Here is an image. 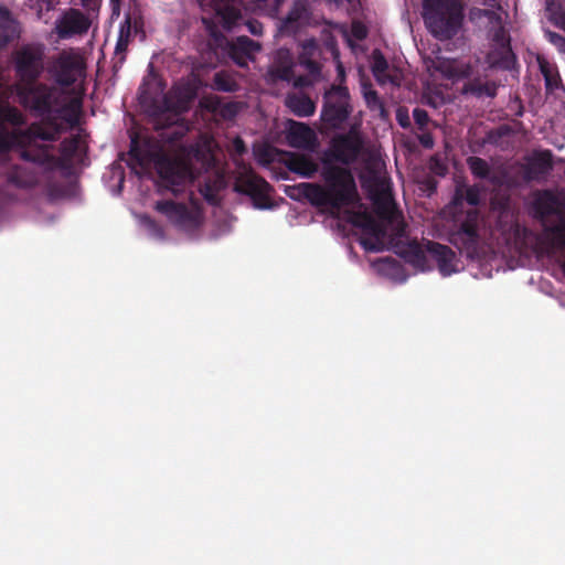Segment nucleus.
I'll list each match as a JSON object with an SVG mask.
<instances>
[{"instance_id":"nucleus-1","label":"nucleus","mask_w":565,"mask_h":565,"mask_svg":"<svg viewBox=\"0 0 565 565\" xmlns=\"http://www.w3.org/2000/svg\"><path fill=\"white\" fill-rule=\"evenodd\" d=\"M17 96L20 104L42 121L10 132L6 125L20 127L25 124V117L15 106L0 104V153L9 151L15 143L21 148L20 157L24 161L46 167L56 164L53 146L38 141H57L67 127H75L82 114V99L72 97L56 84L43 82L17 86Z\"/></svg>"},{"instance_id":"nucleus-2","label":"nucleus","mask_w":565,"mask_h":565,"mask_svg":"<svg viewBox=\"0 0 565 565\" xmlns=\"http://www.w3.org/2000/svg\"><path fill=\"white\" fill-rule=\"evenodd\" d=\"M324 185L301 183L299 189L306 200L317 207H330L339 212L344 206L360 202L356 183L352 172L339 166H324L321 171Z\"/></svg>"},{"instance_id":"nucleus-3","label":"nucleus","mask_w":565,"mask_h":565,"mask_svg":"<svg viewBox=\"0 0 565 565\" xmlns=\"http://www.w3.org/2000/svg\"><path fill=\"white\" fill-rule=\"evenodd\" d=\"M465 0H423V20L428 32L439 41L454 39L465 22Z\"/></svg>"},{"instance_id":"nucleus-4","label":"nucleus","mask_w":565,"mask_h":565,"mask_svg":"<svg viewBox=\"0 0 565 565\" xmlns=\"http://www.w3.org/2000/svg\"><path fill=\"white\" fill-rule=\"evenodd\" d=\"M353 111L349 88L332 84L323 94L320 118L331 130L342 129Z\"/></svg>"},{"instance_id":"nucleus-5","label":"nucleus","mask_w":565,"mask_h":565,"mask_svg":"<svg viewBox=\"0 0 565 565\" xmlns=\"http://www.w3.org/2000/svg\"><path fill=\"white\" fill-rule=\"evenodd\" d=\"M424 246L425 249L418 243L409 245L408 260L414 267L423 271L430 269V266L426 264L425 252H427L437 263L438 270L444 277L457 271V256L450 247L433 241H427Z\"/></svg>"},{"instance_id":"nucleus-6","label":"nucleus","mask_w":565,"mask_h":565,"mask_svg":"<svg viewBox=\"0 0 565 565\" xmlns=\"http://www.w3.org/2000/svg\"><path fill=\"white\" fill-rule=\"evenodd\" d=\"M479 225L480 212L472 209L456 216L449 233V242L470 258L479 252Z\"/></svg>"},{"instance_id":"nucleus-7","label":"nucleus","mask_w":565,"mask_h":565,"mask_svg":"<svg viewBox=\"0 0 565 565\" xmlns=\"http://www.w3.org/2000/svg\"><path fill=\"white\" fill-rule=\"evenodd\" d=\"M49 72L54 83L65 89L85 76L86 63L84 57L73 49L63 50L53 57Z\"/></svg>"},{"instance_id":"nucleus-8","label":"nucleus","mask_w":565,"mask_h":565,"mask_svg":"<svg viewBox=\"0 0 565 565\" xmlns=\"http://www.w3.org/2000/svg\"><path fill=\"white\" fill-rule=\"evenodd\" d=\"M234 190L241 194L248 195L257 209L263 210L273 206L270 199L271 185L253 171L237 178Z\"/></svg>"},{"instance_id":"nucleus-9","label":"nucleus","mask_w":565,"mask_h":565,"mask_svg":"<svg viewBox=\"0 0 565 565\" xmlns=\"http://www.w3.org/2000/svg\"><path fill=\"white\" fill-rule=\"evenodd\" d=\"M14 71L20 82L18 86L39 83L43 72L42 53L29 46L20 49L14 54Z\"/></svg>"},{"instance_id":"nucleus-10","label":"nucleus","mask_w":565,"mask_h":565,"mask_svg":"<svg viewBox=\"0 0 565 565\" xmlns=\"http://www.w3.org/2000/svg\"><path fill=\"white\" fill-rule=\"evenodd\" d=\"M156 170L164 185L177 191V186L183 185L191 175L190 167L179 159L160 154L154 160Z\"/></svg>"},{"instance_id":"nucleus-11","label":"nucleus","mask_w":565,"mask_h":565,"mask_svg":"<svg viewBox=\"0 0 565 565\" xmlns=\"http://www.w3.org/2000/svg\"><path fill=\"white\" fill-rule=\"evenodd\" d=\"M533 216L543 225L550 222L552 216L556 218L565 215V199L552 190L535 192L532 201Z\"/></svg>"},{"instance_id":"nucleus-12","label":"nucleus","mask_w":565,"mask_h":565,"mask_svg":"<svg viewBox=\"0 0 565 565\" xmlns=\"http://www.w3.org/2000/svg\"><path fill=\"white\" fill-rule=\"evenodd\" d=\"M156 210L164 214L168 220L180 230L193 231L200 226L199 213L190 210L183 203H177L172 200H162L156 203Z\"/></svg>"},{"instance_id":"nucleus-13","label":"nucleus","mask_w":565,"mask_h":565,"mask_svg":"<svg viewBox=\"0 0 565 565\" xmlns=\"http://www.w3.org/2000/svg\"><path fill=\"white\" fill-rule=\"evenodd\" d=\"M362 149V139L358 130L352 127L349 132L340 134L331 139L333 158L343 164L353 162Z\"/></svg>"},{"instance_id":"nucleus-14","label":"nucleus","mask_w":565,"mask_h":565,"mask_svg":"<svg viewBox=\"0 0 565 565\" xmlns=\"http://www.w3.org/2000/svg\"><path fill=\"white\" fill-rule=\"evenodd\" d=\"M425 63L428 72L439 73L444 78L452 81L469 78L473 71L470 63L443 56L428 58Z\"/></svg>"},{"instance_id":"nucleus-15","label":"nucleus","mask_w":565,"mask_h":565,"mask_svg":"<svg viewBox=\"0 0 565 565\" xmlns=\"http://www.w3.org/2000/svg\"><path fill=\"white\" fill-rule=\"evenodd\" d=\"M92 24L90 19L78 9H68L56 22V33L61 39L87 33Z\"/></svg>"},{"instance_id":"nucleus-16","label":"nucleus","mask_w":565,"mask_h":565,"mask_svg":"<svg viewBox=\"0 0 565 565\" xmlns=\"http://www.w3.org/2000/svg\"><path fill=\"white\" fill-rule=\"evenodd\" d=\"M202 9H209L217 15L226 30L235 28L242 19L241 9L234 0H198Z\"/></svg>"},{"instance_id":"nucleus-17","label":"nucleus","mask_w":565,"mask_h":565,"mask_svg":"<svg viewBox=\"0 0 565 565\" xmlns=\"http://www.w3.org/2000/svg\"><path fill=\"white\" fill-rule=\"evenodd\" d=\"M488 29L492 41L499 45L497 54L500 57L494 63L503 70H511L515 63V55L512 52L510 38L507 35L503 25V19L501 18L500 24L490 25Z\"/></svg>"},{"instance_id":"nucleus-18","label":"nucleus","mask_w":565,"mask_h":565,"mask_svg":"<svg viewBox=\"0 0 565 565\" xmlns=\"http://www.w3.org/2000/svg\"><path fill=\"white\" fill-rule=\"evenodd\" d=\"M262 45L246 35L237 36L228 43V56L241 67L247 65L249 60L254 58L255 53L259 52Z\"/></svg>"},{"instance_id":"nucleus-19","label":"nucleus","mask_w":565,"mask_h":565,"mask_svg":"<svg viewBox=\"0 0 565 565\" xmlns=\"http://www.w3.org/2000/svg\"><path fill=\"white\" fill-rule=\"evenodd\" d=\"M268 76L274 82H290L294 78V60L289 50L280 49L276 52Z\"/></svg>"},{"instance_id":"nucleus-20","label":"nucleus","mask_w":565,"mask_h":565,"mask_svg":"<svg viewBox=\"0 0 565 565\" xmlns=\"http://www.w3.org/2000/svg\"><path fill=\"white\" fill-rule=\"evenodd\" d=\"M491 9H482L478 7H472L469 9L468 18L472 24L480 25L483 20L487 21V28L493 24H500L501 22V13L498 11H502L503 8L500 2L495 0L484 1L483 3Z\"/></svg>"},{"instance_id":"nucleus-21","label":"nucleus","mask_w":565,"mask_h":565,"mask_svg":"<svg viewBox=\"0 0 565 565\" xmlns=\"http://www.w3.org/2000/svg\"><path fill=\"white\" fill-rule=\"evenodd\" d=\"M552 169L553 157L551 150L535 152L525 167V179H537L539 177L548 174Z\"/></svg>"},{"instance_id":"nucleus-22","label":"nucleus","mask_w":565,"mask_h":565,"mask_svg":"<svg viewBox=\"0 0 565 565\" xmlns=\"http://www.w3.org/2000/svg\"><path fill=\"white\" fill-rule=\"evenodd\" d=\"M19 36V24L11 12L0 7V49L6 47Z\"/></svg>"},{"instance_id":"nucleus-23","label":"nucleus","mask_w":565,"mask_h":565,"mask_svg":"<svg viewBox=\"0 0 565 565\" xmlns=\"http://www.w3.org/2000/svg\"><path fill=\"white\" fill-rule=\"evenodd\" d=\"M285 104L298 117H309L316 111L315 102L306 94H288Z\"/></svg>"},{"instance_id":"nucleus-24","label":"nucleus","mask_w":565,"mask_h":565,"mask_svg":"<svg viewBox=\"0 0 565 565\" xmlns=\"http://www.w3.org/2000/svg\"><path fill=\"white\" fill-rule=\"evenodd\" d=\"M543 234L550 245L556 249H565V214L556 218L555 223H545Z\"/></svg>"},{"instance_id":"nucleus-25","label":"nucleus","mask_w":565,"mask_h":565,"mask_svg":"<svg viewBox=\"0 0 565 565\" xmlns=\"http://www.w3.org/2000/svg\"><path fill=\"white\" fill-rule=\"evenodd\" d=\"M461 93L477 98L483 96L494 98L498 93V85L492 81L482 82L480 78H472L463 84Z\"/></svg>"},{"instance_id":"nucleus-26","label":"nucleus","mask_w":565,"mask_h":565,"mask_svg":"<svg viewBox=\"0 0 565 565\" xmlns=\"http://www.w3.org/2000/svg\"><path fill=\"white\" fill-rule=\"evenodd\" d=\"M376 189L371 192V200L373 202L375 212L381 217H387L390 213L391 201L386 198L387 184L383 179L375 180Z\"/></svg>"},{"instance_id":"nucleus-27","label":"nucleus","mask_w":565,"mask_h":565,"mask_svg":"<svg viewBox=\"0 0 565 565\" xmlns=\"http://www.w3.org/2000/svg\"><path fill=\"white\" fill-rule=\"evenodd\" d=\"M288 138L292 146L302 147L309 145L315 138V135L308 125L291 120Z\"/></svg>"},{"instance_id":"nucleus-28","label":"nucleus","mask_w":565,"mask_h":565,"mask_svg":"<svg viewBox=\"0 0 565 565\" xmlns=\"http://www.w3.org/2000/svg\"><path fill=\"white\" fill-rule=\"evenodd\" d=\"M349 222L352 225H354L356 227H361L364 231H367L375 236L383 234V230H382L381 225L366 211L349 212Z\"/></svg>"},{"instance_id":"nucleus-29","label":"nucleus","mask_w":565,"mask_h":565,"mask_svg":"<svg viewBox=\"0 0 565 565\" xmlns=\"http://www.w3.org/2000/svg\"><path fill=\"white\" fill-rule=\"evenodd\" d=\"M287 168L302 177H311L316 171V164L306 156L292 154L287 161Z\"/></svg>"},{"instance_id":"nucleus-30","label":"nucleus","mask_w":565,"mask_h":565,"mask_svg":"<svg viewBox=\"0 0 565 565\" xmlns=\"http://www.w3.org/2000/svg\"><path fill=\"white\" fill-rule=\"evenodd\" d=\"M371 71L379 83H385L387 78L388 62L384 54L379 50H373L371 54Z\"/></svg>"},{"instance_id":"nucleus-31","label":"nucleus","mask_w":565,"mask_h":565,"mask_svg":"<svg viewBox=\"0 0 565 565\" xmlns=\"http://www.w3.org/2000/svg\"><path fill=\"white\" fill-rule=\"evenodd\" d=\"M466 200L468 204L477 206L480 203V188L477 184L467 188L457 186L454 195V203Z\"/></svg>"},{"instance_id":"nucleus-32","label":"nucleus","mask_w":565,"mask_h":565,"mask_svg":"<svg viewBox=\"0 0 565 565\" xmlns=\"http://www.w3.org/2000/svg\"><path fill=\"white\" fill-rule=\"evenodd\" d=\"M362 94L363 98L365 100L366 107L370 110H379L381 114L385 113L384 103L379 96V93L372 88L371 83H363L362 84Z\"/></svg>"},{"instance_id":"nucleus-33","label":"nucleus","mask_w":565,"mask_h":565,"mask_svg":"<svg viewBox=\"0 0 565 565\" xmlns=\"http://www.w3.org/2000/svg\"><path fill=\"white\" fill-rule=\"evenodd\" d=\"M212 88L217 92L234 93L238 89V84L230 74L217 72L213 76Z\"/></svg>"},{"instance_id":"nucleus-34","label":"nucleus","mask_w":565,"mask_h":565,"mask_svg":"<svg viewBox=\"0 0 565 565\" xmlns=\"http://www.w3.org/2000/svg\"><path fill=\"white\" fill-rule=\"evenodd\" d=\"M129 156L140 167L147 166L153 159V153L149 149L142 148L137 138L131 139Z\"/></svg>"},{"instance_id":"nucleus-35","label":"nucleus","mask_w":565,"mask_h":565,"mask_svg":"<svg viewBox=\"0 0 565 565\" xmlns=\"http://www.w3.org/2000/svg\"><path fill=\"white\" fill-rule=\"evenodd\" d=\"M467 164L473 177L478 179H487L490 175V164L482 158L471 156L467 158Z\"/></svg>"},{"instance_id":"nucleus-36","label":"nucleus","mask_w":565,"mask_h":565,"mask_svg":"<svg viewBox=\"0 0 565 565\" xmlns=\"http://www.w3.org/2000/svg\"><path fill=\"white\" fill-rule=\"evenodd\" d=\"M540 71L545 81V87L547 90L553 92L562 85L561 76L557 71H554L548 63L541 62Z\"/></svg>"},{"instance_id":"nucleus-37","label":"nucleus","mask_w":565,"mask_h":565,"mask_svg":"<svg viewBox=\"0 0 565 565\" xmlns=\"http://www.w3.org/2000/svg\"><path fill=\"white\" fill-rule=\"evenodd\" d=\"M319 52V45L316 39L311 38L302 42L301 52L299 53L298 61L300 60H315Z\"/></svg>"},{"instance_id":"nucleus-38","label":"nucleus","mask_w":565,"mask_h":565,"mask_svg":"<svg viewBox=\"0 0 565 565\" xmlns=\"http://www.w3.org/2000/svg\"><path fill=\"white\" fill-rule=\"evenodd\" d=\"M78 149V140L75 137L64 139L60 145V152L65 159L74 157Z\"/></svg>"},{"instance_id":"nucleus-39","label":"nucleus","mask_w":565,"mask_h":565,"mask_svg":"<svg viewBox=\"0 0 565 565\" xmlns=\"http://www.w3.org/2000/svg\"><path fill=\"white\" fill-rule=\"evenodd\" d=\"M200 106L207 111L218 113L222 106V99L217 95L203 96L200 100Z\"/></svg>"},{"instance_id":"nucleus-40","label":"nucleus","mask_w":565,"mask_h":565,"mask_svg":"<svg viewBox=\"0 0 565 565\" xmlns=\"http://www.w3.org/2000/svg\"><path fill=\"white\" fill-rule=\"evenodd\" d=\"M350 33L353 39H355L358 41H363L369 35V29L363 22H361L359 20H354L351 23Z\"/></svg>"},{"instance_id":"nucleus-41","label":"nucleus","mask_w":565,"mask_h":565,"mask_svg":"<svg viewBox=\"0 0 565 565\" xmlns=\"http://www.w3.org/2000/svg\"><path fill=\"white\" fill-rule=\"evenodd\" d=\"M413 118L415 120L416 126L419 130L424 131L427 128L428 122L430 121L428 113L419 107L414 108Z\"/></svg>"},{"instance_id":"nucleus-42","label":"nucleus","mask_w":565,"mask_h":565,"mask_svg":"<svg viewBox=\"0 0 565 565\" xmlns=\"http://www.w3.org/2000/svg\"><path fill=\"white\" fill-rule=\"evenodd\" d=\"M429 169L434 174L438 177H445L448 172L447 164L438 156L430 158Z\"/></svg>"},{"instance_id":"nucleus-43","label":"nucleus","mask_w":565,"mask_h":565,"mask_svg":"<svg viewBox=\"0 0 565 565\" xmlns=\"http://www.w3.org/2000/svg\"><path fill=\"white\" fill-rule=\"evenodd\" d=\"M545 38L559 53L565 54V38L562 34L548 30L545 32Z\"/></svg>"},{"instance_id":"nucleus-44","label":"nucleus","mask_w":565,"mask_h":565,"mask_svg":"<svg viewBox=\"0 0 565 565\" xmlns=\"http://www.w3.org/2000/svg\"><path fill=\"white\" fill-rule=\"evenodd\" d=\"M301 66L313 77L320 76L321 65L316 60H300L298 61Z\"/></svg>"},{"instance_id":"nucleus-45","label":"nucleus","mask_w":565,"mask_h":565,"mask_svg":"<svg viewBox=\"0 0 565 565\" xmlns=\"http://www.w3.org/2000/svg\"><path fill=\"white\" fill-rule=\"evenodd\" d=\"M510 132V128L507 125H502L497 129L490 130L488 132L487 139L491 143L498 142L499 139L507 136Z\"/></svg>"},{"instance_id":"nucleus-46","label":"nucleus","mask_w":565,"mask_h":565,"mask_svg":"<svg viewBox=\"0 0 565 565\" xmlns=\"http://www.w3.org/2000/svg\"><path fill=\"white\" fill-rule=\"evenodd\" d=\"M218 113L224 118H233L238 113V105H237V103H234V102H230V103H225V104L222 103V106H221V109Z\"/></svg>"},{"instance_id":"nucleus-47","label":"nucleus","mask_w":565,"mask_h":565,"mask_svg":"<svg viewBox=\"0 0 565 565\" xmlns=\"http://www.w3.org/2000/svg\"><path fill=\"white\" fill-rule=\"evenodd\" d=\"M418 141L426 149H431L435 145L433 135L426 130L418 136Z\"/></svg>"},{"instance_id":"nucleus-48","label":"nucleus","mask_w":565,"mask_h":565,"mask_svg":"<svg viewBox=\"0 0 565 565\" xmlns=\"http://www.w3.org/2000/svg\"><path fill=\"white\" fill-rule=\"evenodd\" d=\"M246 26L253 35L259 36L263 34V24L257 20H248Z\"/></svg>"},{"instance_id":"nucleus-49","label":"nucleus","mask_w":565,"mask_h":565,"mask_svg":"<svg viewBox=\"0 0 565 565\" xmlns=\"http://www.w3.org/2000/svg\"><path fill=\"white\" fill-rule=\"evenodd\" d=\"M299 18H300L299 11L298 10H291L288 13L287 18L285 19V21H284L285 28L286 29L292 28V24L297 23Z\"/></svg>"},{"instance_id":"nucleus-50","label":"nucleus","mask_w":565,"mask_h":565,"mask_svg":"<svg viewBox=\"0 0 565 565\" xmlns=\"http://www.w3.org/2000/svg\"><path fill=\"white\" fill-rule=\"evenodd\" d=\"M82 6L89 12L98 11L100 0H81Z\"/></svg>"},{"instance_id":"nucleus-51","label":"nucleus","mask_w":565,"mask_h":565,"mask_svg":"<svg viewBox=\"0 0 565 565\" xmlns=\"http://www.w3.org/2000/svg\"><path fill=\"white\" fill-rule=\"evenodd\" d=\"M310 85H311V81L305 75H299L294 79V86L296 88H302V87H307Z\"/></svg>"},{"instance_id":"nucleus-52","label":"nucleus","mask_w":565,"mask_h":565,"mask_svg":"<svg viewBox=\"0 0 565 565\" xmlns=\"http://www.w3.org/2000/svg\"><path fill=\"white\" fill-rule=\"evenodd\" d=\"M9 181L13 184H15L17 186H20V188H25L28 186V183L22 181L19 175H18V172L17 171H13L10 175H9Z\"/></svg>"},{"instance_id":"nucleus-53","label":"nucleus","mask_w":565,"mask_h":565,"mask_svg":"<svg viewBox=\"0 0 565 565\" xmlns=\"http://www.w3.org/2000/svg\"><path fill=\"white\" fill-rule=\"evenodd\" d=\"M193 97H194V93L186 89L180 97V102H182L184 105H186L188 103H190L193 99Z\"/></svg>"},{"instance_id":"nucleus-54","label":"nucleus","mask_w":565,"mask_h":565,"mask_svg":"<svg viewBox=\"0 0 565 565\" xmlns=\"http://www.w3.org/2000/svg\"><path fill=\"white\" fill-rule=\"evenodd\" d=\"M397 119H398V122L402 127H408L409 126V120H408V117L406 116L405 118L402 117L401 114H397Z\"/></svg>"},{"instance_id":"nucleus-55","label":"nucleus","mask_w":565,"mask_h":565,"mask_svg":"<svg viewBox=\"0 0 565 565\" xmlns=\"http://www.w3.org/2000/svg\"><path fill=\"white\" fill-rule=\"evenodd\" d=\"M557 24L565 31V12L558 17Z\"/></svg>"},{"instance_id":"nucleus-56","label":"nucleus","mask_w":565,"mask_h":565,"mask_svg":"<svg viewBox=\"0 0 565 565\" xmlns=\"http://www.w3.org/2000/svg\"><path fill=\"white\" fill-rule=\"evenodd\" d=\"M235 146H236V150H237L238 152H241V151H244V150H245L244 142H243L241 139H237V140L235 141Z\"/></svg>"},{"instance_id":"nucleus-57","label":"nucleus","mask_w":565,"mask_h":565,"mask_svg":"<svg viewBox=\"0 0 565 565\" xmlns=\"http://www.w3.org/2000/svg\"><path fill=\"white\" fill-rule=\"evenodd\" d=\"M127 45V42H124L122 39L120 38L117 45H116V51H121V50H125Z\"/></svg>"},{"instance_id":"nucleus-58","label":"nucleus","mask_w":565,"mask_h":565,"mask_svg":"<svg viewBox=\"0 0 565 565\" xmlns=\"http://www.w3.org/2000/svg\"><path fill=\"white\" fill-rule=\"evenodd\" d=\"M339 76L343 79L344 78V71L342 70V67L340 66L339 67Z\"/></svg>"},{"instance_id":"nucleus-59","label":"nucleus","mask_w":565,"mask_h":565,"mask_svg":"<svg viewBox=\"0 0 565 565\" xmlns=\"http://www.w3.org/2000/svg\"><path fill=\"white\" fill-rule=\"evenodd\" d=\"M349 46L353 47V41L351 39H348Z\"/></svg>"},{"instance_id":"nucleus-60","label":"nucleus","mask_w":565,"mask_h":565,"mask_svg":"<svg viewBox=\"0 0 565 565\" xmlns=\"http://www.w3.org/2000/svg\"><path fill=\"white\" fill-rule=\"evenodd\" d=\"M255 2H266L267 0H254Z\"/></svg>"}]
</instances>
